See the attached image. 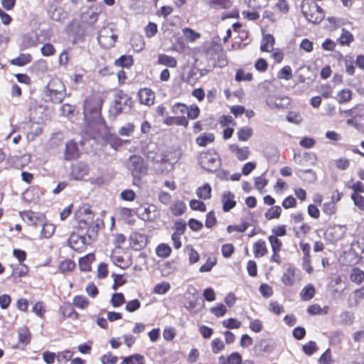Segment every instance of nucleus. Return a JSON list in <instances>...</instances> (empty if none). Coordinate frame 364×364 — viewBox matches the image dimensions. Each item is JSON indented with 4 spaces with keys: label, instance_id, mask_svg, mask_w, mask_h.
Listing matches in <instances>:
<instances>
[{
    "label": "nucleus",
    "instance_id": "nucleus-40",
    "mask_svg": "<svg viewBox=\"0 0 364 364\" xmlns=\"http://www.w3.org/2000/svg\"><path fill=\"white\" fill-rule=\"evenodd\" d=\"M314 293V287L312 285H307L301 290L300 296L304 301H309L313 298Z\"/></svg>",
    "mask_w": 364,
    "mask_h": 364
},
{
    "label": "nucleus",
    "instance_id": "nucleus-8",
    "mask_svg": "<svg viewBox=\"0 0 364 364\" xmlns=\"http://www.w3.org/2000/svg\"><path fill=\"white\" fill-rule=\"evenodd\" d=\"M346 227L341 225H330L326 232L325 235L327 240L331 242H337L341 240L346 232Z\"/></svg>",
    "mask_w": 364,
    "mask_h": 364
},
{
    "label": "nucleus",
    "instance_id": "nucleus-12",
    "mask_svg": "<svg viewBox=\"0 0 364 364\" xmlns=\"http://www.w3.org/2000/svg\"><path fill=\"white\" fill-rule=\"evenodd\" d=\"M138 97L141 104L151 106L154 103L155 94L149 88H141L138 92Z\"/></svg>",
    "mask_w": 364,
    "mask_h": 364
},
{
    "label": "nucleus",
    "instance_id": "nucleus-42",
    "mask_svg": "<svg viewBox=\"0 0 364 364\" xmlns=\"http://www.w3.org/2000/svg\"><path fill=\"white\" fill-rule=\"evenodd\" d=\"M135 129V126L131 123H127L124 125H123L122 127L119 128L118 130V134L120 136H129L132 134Z\"/></svg>",
    "mask_w": 364,
    "mask_h": 364
},
{
    "label": "nucleus",
    "instance_id": "nucleus-18",
    "mask_svg": "<svg viewBox=\"0 0 364 364\" xmlns=\"http://www.w3.org/2000/svg\"><path fill=\"white\" fill-rule=\"evenodd\" d=\"M131 242L136 250H139L146 246L147 237L145 235L134 232L131 235Z\"/></svg>",
    "mask_w": 364,
    "mask_h": 364
},
{
    "label": "nucleus",
    "instance_id": "nucleus-50",
    "mask_svg": "<svg viewBox=\"0 0 364 364\" xmlns=\"http://www.w3.org/2000/svg\"><path fill=\"white\" fill-rule=\"evenodd\" d=\"M73 304L79 309H85L88 306L89 301L85 296H75L73 298Z\"/></svg>",
    "mask_w": 364,
    "mask_h": 364
},
{
    "label": "nucleus",
    "instance_id": "nucleus-39",
    "mask_svg": "<svg viewBox=\"0 0 364 364\" xmlns=\"http://www.w3.org/2000/svg\"><path fill=\"white\" fill-rule=\"evenodd\" d=\"M353 41V36L348 31L343 28L342 33L338 38L341 45H349Z\"/></svg>",
    "mask_w": 364,
    "mask_h": 364
},
{
    "label": "nucleus",
    "instance_id": "nucleus-15",
    "mask_svg": "<svg viewBox=\"0 0 364 364\" xmlns=\"http://www.w3.org/2000/svg\"><path fill=\"white\" fill-rule=\"evenodd\" d=\"M140 215L144 220L153 221L157 217V208L153 204L144 206Z\"/></svg>",
    "mask_w": 364,
    "mask_h": 364
},
{
    "label": "nucleus",
    "instance_id": "nucleus-59",
    "mask_svg": "<svg viewBox=\"0 0 364 364\" xmlns=\"http://www.w3.org/2000/svg\"><path fill=\"white\" fill-rule=\"evenodd\" d=\"M351 198L356 207L360 210H364V197L363 196L357 193H353L351 195Z\"/></svg>",
    "mask_w": 364,
    "mask_h": 364
},
{
    "label": "nucleus",
    "instance_id": "nucleus-11",
    "mask_svg": "<svg viewBox=\"0 0 364 364\" xmlns=\"http://www.w3.org/2000/svg\"><path fill=\"white\" fill-rule=\"evenodd\" d=\"M68 244L72 249L78 252L83 251L86 247L85 237L76 233L70 235L68 239Z\"/></svg>",
    "mask_w": 364,
    "mask_h": 364
},
{
    "label": "nucleus",
    "instance_id": "nucleus-45",
    "mask_svg": "<svg viewBox=\"0 0 364 364\" xmlns=\"http://www.w3.org/2000/svg\"><path fill=\"white\" fill-rule=\"evenodd\" d=\"M294 159L296 164H301L303 160L306 161H309V159L315 161L316 156L314 154H309V152H306L302 155L300 154H294Z\"/></svg>",
    "mask_w": 364,
    "mask_h": 364
},
{
    "label": "nucleus",
    "instance_id": "nucleus-37",
    "mask_svg": "<svg viewBox=\"0 0 364 364\" xmlns=\"http://www.w3.org/2000/svg\"><path fill=\"white\" fill-rule=\"evenodd\" d=\"M171 289V284L167 282L156 284L153 289V293L163 295L166 294Z\"/></svg>",
    "mask_w": 364,
    "mask_h": 364
},
{
    "label": "nucleus",
    "instance_id": "nucleus-9",
    "mask_svg": "<svg viewBox=\"0 0 364 364\" xmlns=\"http://www.w3.org/2000/svg\"><path fill=\"white\" fill-rule=\"evenodd\" d=\"M218 364H254V363L250 360H242V355L239 353L233 352L228 356H219Z\"/></svg>",
    "mask_w": 364,
    "mask_h": 364
},
{
    "label": "nucleus",
    "instance_id": "nucleus-21",
    "mask_svg": "<svg viewBox=\"0 0 364 364\" xmlns=\"http://www.w3.org/2000/svg\"><path fill=\"white\" fill-rule=\"evenodd\" d=\"M274 45V38L272 35L267 34L262 38L260 49L263 52H271Z\"/></svg>",
    "mask_w": 364,
    "mask_h": 364
},
{
    "label": "nucleus",
    "instance_id": "nucleus-38",
    "mask_svg": "<svg viewBox=\"0 0 364 364\" xmlns=\"http://www.w3.org/2000/svg\"><path fill=\"white\" fill-rule=\"evenodd\" d=\"M282 212L280 206L276 205L269 208L264 213V216L267 220H272L279 218Z\"/></svg>",
    "mask_w": 364,
    "mask_h": 364
},
{
    "label": "nucleus",
    "instance_id": "nucleus-19",
    "mask_svg": "<svg viewBox=\"0 0 364 364\" xmlns=\"http://www.w3.org/2000/svg\"><path fill=\"white\" fill-rule=\"evenodd\" d=\"M230 150L234 153L240 161H244L247 159L250 154L249 148L247 146L239 147L236 144H232L230 146Z\"/></svg>",
    "mask_w": 364,
    "mask_h": 364
},
{
    "label": "nucleus",
    "instance_id": "nucleus-32",
    "mask_svg": "<svg viewBox=\"0 0 364 364\" xmlns=\"http://www.w3.org/2000/svg\"><path fill=\"white\" fill-rule=\"evenodd\" d=\"M214 135L212 133H203L196 138V143L200 146H205L214 141Z\"/></svg>",
    "mask_w": 364,
    "mask_h": 364
},
{
    "label": "nucleus",
    "instance_id": "nucleus-34",
    "mask_svg": "<svg viewBox=\"0 0 364 364\" xmlns=\"http://www.w3.org/2000/svg\"><path fill=\"white\" fill-rule=\"evenodd\" d=\"M21 217L28 224L33 225H36L40 220V217L36 213L31 211L23 212L21 214Z\"/></svg>",
    "mask_w": 364,
    "mask_h": 364
},
{
    "label": "nucleus",
    "instance_id": "nucleus-20",
    "mask_svg": "<svg viewBox=\"0 0 364 364\" xmlns=\"http://www.w3.org/2000/svg\"><path fill=\"white\" fill-rule=\"evenodd\" d=\"M208 6L215 10L228 9L232 6L230 0H208Z\"/></svg>",
    "mask_w": 364,
    "mask_h": 364
},
{
    "label": "nucleus",
    "instance_id": "nucleus-1",
    "mask_svg": "<svg viewBox=\"0 0 364 364\" xmlns=\"http://www.w3.org/2000/svg\"><path fill=\"white\" fill-rule=\"evenodd\" d=\"M102 99L98 94H93L88 97L84 102V118L92 127L100 126L105 129L104 120L101 117V107Z\"/></svg>",
    "mask_w": 364,
    "mask_h": 364
},
{
    "label": "nucleus",
    "instance_id": "nucleus-63",
    "mask_svg": "<svg viewBox=\"0 0 364 364\" xmlns=\"http://www.w3.org/2000/svg\"><path fill=\"white\" fill-rule=\"evenodd\" d=\"M124 301V297L122 293L114 294L111 299V303L114 307L120 306Z\"/></svg>",
    "mask_w": 364,
    "mask_h": 364
},
{
    "label": "nucleus",
    "instance_id": "nucleus-49",
    "mask_svg": "<svg viewBox=\"0 0 364 364\" xmlns=\"http://www.w3.org/2000/svg\"><path fill=\"white\" fill-rule=\"evenodd\" d=\"M182 32L186 38L190 42H193L200 36L199 33H197L189 28H183Z\"/></svg>",
    "mask_w": 364,
    "mask_h": 364
},
{
    "label": "nucleus",
    "instance_id": "nucleus-48",
    "mask_svg": "<svg viewBox=\"0 0 364 364\" xmlns=\"http://www.w3.org/2000/svg\"><path fill=\"white\" fill-rule=\"evenodd\" d=\"M237 134L240 141H245L252 136V129L248 127H243L239 129Z\"/></svg>",
    "mask_w": 364,
    "mask_h": 364
},
{
    "label": "nucleus",
    "instance_id": "nucleus-6",
    "mask_svg": "<svg viewBox=\"0 0 364 364\" xmlns=\"http://www.w3.org/2000/svg\"><path fill=\"white\" fill-rule=\"evenodd\" d=\"M127 167L132 171L134 177H139L146 172V167L143 159L136 155H133L129 157L127 162Z\"/></svg>",
    "mask_w": 364,
    "mask_h": 364
},
{
    "label": "nucleus",
    "instance_id": "nucleus-36",
    "mask_svg": "<svg viewBox=\"0 0 364 364\" xmlns=\"http://www.w3.org/2000/svg\"><path fill=\"white\" fill-rule=\"evenodd\" d=\"M165 123L167 125L176 124L187 127L188 122L185 117H171L166 118Z\"/></svg>",
    "mask_w": 364,
    "mask_h": 364
},
{
    "label": "nucleus",
    "instance_id": "nucleus-64",
    "mask_svg": "<svg viewBox=\"0 0 364 364\" xmlns=\"http://www.w3.org/2000/svg\"><path fill=\"white\" fill-rule=\"evenodd\" d=\"M117 360V357L112 355L110 352L105 354L101 358L102 364H116Z\"/></svg>",
    "mask_w": 364,
    "mask_h": 364
},
{
    "label": "nucleus",
    "instance_id": "nucleus-28",
    "mask_svg": "<svg viewBox=\"0 0 364 364\" xmlns=\"http://www.w3.org/2000/svg\"><path fill=\"white\" fill-rule=\"evenodd\" d=\"M211 191L212 188L210 186L206 183L204 186H200L196 189V194L200 199L206 200L210 198Z\"/></svg>",
    "mask_w": 364,
    "mask_h": 364
},
{
    "label": "nucleus",
    "instance_id": "nucleus-4",
    "mask_svg": "<svg viewBox=\"0 0 364 364\" xmlns=\"http://www.w3.org/2000/svg\"><path fill=\"white\" fill-rule=\"evenodd\" d=\"M199 163L203 168L209 171H215L220 166L219 156L213 150L201 152L199 155Z\"/></svg>",
    "mask_w": 364,
    "mask_h": 364
},
{
    "label": "nucleus",
    "instance_id": "nucleus-5",
    "mask_svg": "<svg viewBox=\"0 0 364 364\" xmlns=\"http://www.w3.org/2000/svg\"><path fill=\"white\" fill-rule=\"evenodd\" d=\"M132 107V98L122 90H117L114 95L112 109L115 114L127 112Z\"/></svg>",
    "mask_w": 364,
    "mask_h": 364
},
{
    "label": "nucleus",
    "instance_id": "nucleus-53",
    "mask_svg": "<svg viewBox=\"0 0 364 364\" xmlns=\"http://www.w3.org/2000/svg\"><path fill=\"white\" fill-rule=\"evenodd\" d=\"M210 312L217 317L223 316L227 312L225 306L223 304H218L210 309Z\"/></svg>",
    "mask_w": 364,
    "mask_h": 364
},
{
    "label": "nucleus",
    "instance_id": "nucleus-44",
    "mask_svg": "<svg viewBox=\"0 0 364 364\" xmlns=\"http://www.w3.org/2000/svg\"><path fill=\"white\" fill-rule=\"evenodd\" d=\"M73 353L70 350H63L57 353V361L59 363H65L70 360Z\"/></svg>",
    "mask_w": 364,
    "mask_h": 364
},
{
    "label": "nucleus",
    "instance_id": "nucleus-60",
    "mask_svg": "<svg viewBox=\"0 0 364 364\" xmlns=\"http://www.w3.org/2000/svg\"><path fill=\"white\" fill-rule=\"evenodd\" d=\"M259 291L262 296L266 299L269 298L273 294V289L267 284H262L259 287Z\"/></svg>",
    "mask_w": 364,
    "mask_h": 364
},
{
    "label": "nucleus",
    "instance_id": "nucleus-61",
    "mask_svg": "<svg viewBox=\"0 0 364 364\" xmlns=\"http://www.w3.org/2000/svg\"><path fill=\"white\" fill-rule=\"evenodd\" d=\"M223 326L230 329L239 328L241 326V323L235 318H230L224 320Z\"/></svg>",
    "mask_w": 364,
    "mask_h": 364
},
{
    "label": "nucleus",
    "instance_id": "nucleus-14",
    "mask_svg": "<svg viewBox=\"0 0 364 364\" xmlns=\"http://www.w3.org/2000/svg\"><path fill=\"white\" fill-rule=\"evenodd\" d=\"M223 210L228 212L235 207L236 201L235 200V195L230 191H225L222 196Z\"/></svg>",
    "mask_w": 364,
    "mask_h": 364
},
{
    "label": "nucleus",
    "instance_id": "nucleus-57",
    "mask_svg": "<svg viewBox=\"0 0 364 364\" xmlns=\"http://www.w3.org/2000/svg\"><path fill=\"white\" fill-rule=\"evenodd\" d=\"M217 259L215 257H209L208 258L206 262L203 264L200 268V272H210L213 267L216 264Z\"/></svg>",
    "mask_w": 364,
    "mask_h": 364
},
{
    "label": "nucleus",
    "instance_id": "nucleus-47",
    "mask_svg": "<svg viewBox=\"0 0 364 364\" xmlns=\"http://www.w3.org/2000/svg\"><path fill=\"white\" fill-rule=\"evenodd\" d=\"M22 45L24 48H28L37 45V38L34 34H28L23 37Z\"/></svg>",
    "mask_w": 364,
    "mask_h": 364
},
{
    "label": "nucleus",
    "instance_id": "nucleus-58",
    "mask_svg": "<svg viewBox=\"0 0 364 364\" xmlns=\"http://www.w3.org/2000/svg\"><path fill=\"white\" fill-rule=\"evenodd\" d=\"M268 240L271 245L272 252H280L282 248V242L275 236L270 235Z\"/></svg>",
    "mask_w": 364,
    "mask_h": 364
},
{
    "label": "nucleus",
    "instance_id": "nucleus-46",
    "mask_svg": "<svg viewBox=\"0 0 364 364\" xmlns=\"http://www.w3.org/2000/svg\"><path fill=\"white\" fill-rule=\"evenodd\" d=\"M352 92L349 89L341 90L337 95V100L339 103H345L351 99Z\"/></svg>",
    "mask_w": 364,
    "mask_h": 364
},
{
    "label": "nucleus",
    "instance_id": "nucleus-29",
    "mask_svg": "<svg viewBox=\"0 0 364 364\" xmlns=\"http://www.w3.org/2000/svg\"><path fill=\"white\" fill-rule=\"evenodd\" d=\"M202 75V73L199 69L193 68L188 73L186 82L188 84L194 85Z\"/></svg>",
    "mask_w": 364,
    "mask_h": 364
},
{
    "label": "nucleus",
    "instance_id": "nucleus-16",
    "mask_svg": "<svg viewBox=\"0 0 364 364\" xmlns=\"http://www.w3.org/2000/svg\"><path fill=\"white\" fill-rule=\"evenodd\" d=\"M88 166L83 163H80L73 166L71 176L75 180H81L88 174Z\"/></svg>",
    "mask_w": 364,
    "mask_h": 364
},
{
    "label": "nucleus",
    "instance_id": "nucleus-13",
    "mask_svg": "<svg viewBox=\"0 0 364 364\" xmlns=\"http://www.w3.org/2000/svg\"><path fill=\"white\" fill-rule=\"evenodd\" d=\"M297 269L295 267H289L282 276V282L288 287L293 286L299 279L296 274Z\"/></svg>",
    "mask_w": 364,
    "mask_h": 364
},
{
    "label": "nucleus",
    "instance_id": "nucleus-24",
    "mask_svg": "<svg viewBox=\"0 0 364 364\" xmlns=\"http://www.w3.org/2000/svg\"><path fill=\"white\" fill-rule=\"evenodd\" d=\"M18 343L23 346H27L31 342V333L29 329L26 327H21L18 331Z\"/></svg>",
    "mask_w": 364,
    "mask_h": 364
},
{
    "label": "nucleus",
    "instance_id": "nucleus-3",
    "mask_svg": "<svg viewBox=\"0 0 364 364\" xmlns=\"http://www.w3.org/2000/svg\"><path fill=\"white\" fill-rule=\"evenodd\" d=\"M77 223V228L89 232L94 230V214L88 205L80 207L75 214Z\"/></svg>",
    "mask_w": 364,
    "mask_h": 364
},
{
    "label": "nucleus",
    "instance_id": "nucleus-54",
    "mask_svg": "<svg viewBox=\"0 0 364 364\" xmlns=\"http://www.w3.org/2000/svg\"><path fill=\"white\" fill-rule=\"evenodd\" d=\"M132 44L136 51H141L145 46V43L141 36H134L132 39Z\"/></svg>",
    "mask_w": 364,
    "mask_h": 364
},
{
    "label": "nucleus",
    "instance_id": "nucleus-56",
    "mask_svg": "<svg viewBox=\"0 0 364 364\" xmlns=\"http://www.w3.org/2000/svg\"><path fill=\"white\" fill-rule=\"evenodd\" d=\"M176 335V331L175 328L171 326H166L163 331V337L165 341H172Z\"/></svg>",
    "mask_w": 364,
    "mask_h": 364
},
{
    "label": "nucleus",
    "instance_id": "nucleus-33",
    "mask_svg": "<svg viewBox=\"0 0 364 364\" xmlns=\"http://www.w3.org/2000/svg\"><path fill=\"white\" fill-rule=\"evenodd\" d=\"M186 209V204L181 200L175 201L171 207L173 215L179 216L182 215Z\"/></svg>",
    "mask_w": 364,
    "mask_h": 364
},
{
    "label": "nucleus",
    "instance_id": "nucleus-35",
    "mask_svg": "<svg viewBox=\"0 0 364 364\" xmlns=\"http://www.w3.org/2000/svg\"><path fill=\"white\" fill-rule=\"evenodd\" d=\"M117 66L122 68H130L133 64V58L130 55H122L114 61Z\"/></svg>",
    "mask_w": 364,
    "mask_h": 364
},
{
    "label": "nucleus",
    "instance_id": "nucleus-22",
    "mask_svg": "<svg viewBox=\"0 0 364 364\" xmlns=\"http://www.w3.org/2000/svg\"><path fill=\"white\" fill-rule=\"evenodd\" d=\"M157 63L159 65H165L169 68H176L177 66L176 59L166 54H159L158 55Z\"/></svg>",
    "mask_w": 364,
    "mask_h": 364
},
{
    "label": "nucleus",
    "instance_id": "nucleus-25",
    "mask_svg": "<svg viewBox=\"0 0 364 364\" xmlns=\"http://www.w3.org/2000/svg\"><path fill=\"white\" fill-rule=\"evenodd\" d=\"M95 260V255L93 254H88L86 256L81 257L79 260V266L82 271L87 272L91 269V264Z\"/></svg>",
    "mask_w": 364,
    "mask_h": 364
},
{
    "label": "nucleus",
    "instance_id": "nucleus-7",
    "mask_svg": "<svg viewBox=\"0 0 364 364\" xmlns=\"http://www.w3.org/2000/svg\"><path fill=\"white\" fill-rule=\"evenodd\" d=\"M117 39V36L114 33L112 28L108 27L102 28L99 33L97 40L99 43L104 48H109L114 46Z\"/></svg>",
    "mask_w": 364,
    "mask_h": 364
},
{
    "label": "nucleus",
    "instance_id": "nucleus-55",
    "mask_svg": "<svg viewBox=\"0 0 364 364\" xmlns=\"http://www.w3.org/2000/svg\"><path fill=\"white\" fill-rule=\"evenodd\" d=\"M75 267V264L74 262L66 259L63 262H61L59 264V270L61 272H71Z\"/></svg>",
    "mask_w": 364,
    "mask_h": 364
},
{
    "label": "nucleus",
    "instance_id": "nucleus-10",
    "mask_svg": "<svg viewBox=\"0 0 364 364\" xmlns=\"http://www.w3.org/2000/svg\"><path fill=\"white\" fill-rule=\"evenodd\" d=\"M29 111L30 118L33 121L40 123L43 120L46 111V108L43 105L38 104L36 101H34L31 103Z\"/></svg>",
    "mask_w": 364,
    "mask_h": 364
},
{
    "label": "nucleus",
    "instance_id": "nucleus-2",
    "mask_svg": "<svg viewBox=\"0 0 364 364\" xmlns=\"http://www.w3.org/2000/svg\"><path fill=\"white\" fill-rule=\"evenodd\" d=\"M46 95L54 103H60L66 95L65 87L59 78H52L48 83Z\"/></svg>",
    "mask_w": 364,
    "mask_h": 364
},
{
    "label": "nucleus",
    "instance_id": "nucleus-31",
    "mask_svg": "<svg viewBox=\"0 0 364 364\" xmlns=\"http://www.w3.org/2000/svg\"><path fill=\"white\" fill-rule=\"evenodd\" d=\"M171 253V247L165 243L159 245L156 248V254L161 258H166L170 256Z\"/></svg>",
    "mask_w": 364,
    "mask_h": 364
},
{
    "label": "nucleus",
    "instance_id": "nucleus-30",
    "mask_svg": "<svg viewBox=\"0 0 364 364\" xmlns=\"http://www.w3.org/2000/svg\"><path fill=\"white\" fill-rule=\"evenodd\" d=\"M351 282L360 284L364 281V272L359 268H353L350 274Z\"/></svg>",
    "mask_w": 364,
    "mask_h": 364
},
{
    "label": "nucleus",
    "instance_id": "nucleus-52",
    "mask_svg": "<svg viewBox=\"0 0 364 364\" xmlns=\"http://www.w3.org/2000/svg\"><path fill=\"white\" fill-rule=\"evenodd\" d=\"M292 77V70L290 66L287 65L283 67L277 74V77L279 79H284L289 80Z\"/></svg>",
    "mask_w": 364,
    "mask_h": 364
},
{
    "label": "nucleus",
    "instance_id": "nucleus-23",
    "mask_svg": "<svg viewBox=\"0 0 364 364\" xmlns=\"http://www.w3.org/2000/svg\"><path fill=\"white\" fill-rule=\"evenodd\" d=\"M311 11L316 12V16H311L309 17V21L310 22L318 23L321 22L325 17L323 10L317 4H314V6H311Z\"/></svg>",
    "mask_w": 364,
    "mask_h": 364
},
{
    "label": "nucleus",
    "instance_id": "nucleus-62",
    "mask_svg": "<svg viewBox=\"0 0 364 364\" xmlns=\"http://www.w3.org/2000/svg\"><path fill=\"white\" fill-rule=\"evenodd\" d=\"M287 119L291 123L299 124L302 122V117L298 112H290L287 115Z\"/></svg>",
    "mask_w": 364,
    "mask_h": 364
},
{
    "label": "nucleus",
    "instance_id": "nucleus-17",
    "mask_svg": "<svg viewBox=\"0 0 364 364\" xmlns=\"http://www.w3.org/2000/svg\"><path fill=\"white\" fill-rule=\"evenodd\" d=\"M80 151L76 142L74 141H68L65 145V158L67 160H71L79 156Z\"/></svg>",
    "mask_w": 364,
    "mask_h": 364
},
{
    "label": "nucleus",
    "instance_id": "nucleus-41",
    "mask_svg": "<svg viewBox=\"0 0 364 364\" xmlns=\"http://www.w3.org/2000/svg\"><path fill=\"white\" fill-rule=\"evenodd\" d=\"M55 227L52 223H44L41 230V236L44 238H50L54 234Z\"/></svg>",
    "mask_w": 364,
    "mask_h": 364
},
{
    "label": "nucleus",
    "instance_id": "nucleus-27",
    "mask_svg": "<svg viewBox=\"0 0 364 364\" xmlns=\"http://www.w3.org/2000/svg\"><path fill=\"white\" fill-rule=\"evenodd\" d=\"M31 55L28 53H22L16 58L11 60V63L14 65L23 66L31 62Z\"/></svg>",
    "mask_w": 364,
    "mask_h": 364
},
{
    "label": "nucleus",
    "instance_id": "nucleus-43",
    "mask_svg": "<svg viewBox=\"0 0 364 364\" xmlns=\"http://www.w3.org/2000/svg\"><path fill=\"white\" fill-rule=\"evenodd\" d=\"M121 364H144V357L139 354H135L125 358Z\"/></svg>",
    "mask_w": 364,
    "mask_h": 364
},
{
    "label": "nucleus",
    "instance_id": "nucleus-51",
    "mask_svg": "<svg viewBox=\"0 0 364 364\" xmlns=\"http://www.w3.org/2000/svg\"><path fill=\"white\" fill-rule=\"evenodd\" d=\"M224 348L225 344L220 338H214L211 341V349L213 353L217 354L222 351Z\"/></svg>",
    "mask_w": 364,
    "mask_h": 364
},
{
    "label": "nucleus",
    "instance_id": "nucleus-26",
    "mask_svg": "<svg viewBox=\"0 0 364 364\" xmlns=\"http://www.w3.org/2000/svg\"><path fill=\"white\" fill-rule=\"evenodd\" d=\"M267 252L266 243L264 240H259L253 245V253L255 257L264 256Z\"/></svg>",
    "mask_w": 364,
    "mask_h": 364
}]
</instances>
